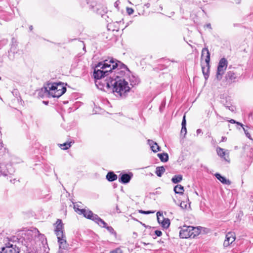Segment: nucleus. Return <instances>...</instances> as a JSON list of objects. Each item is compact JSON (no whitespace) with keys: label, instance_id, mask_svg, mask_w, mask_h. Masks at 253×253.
I'll return each mask as SVG.
<instances>
[{"label":"nucleus","instance_id":"obj_1","mask_svg":"<svg viewBox=\"0 0 253 253\" xmlns=\"http://www.w3.org/2000/svg\"><path fill=\"white\" fill-rule=\"evenodd\" d=\"M119 66L124 67L122 63L112 58L106 59L103 62H99L94 68V78L95 80H102L109 75L112 76L114 73L124 74V71H118Z\"/></svg>","mask_w":253,"mask_h":253},{"label":"nucleus","instance_id":"obj_2","mask_svg":"<svg viewBox=\"0 0 253 253\" xmlns=\"http://www.w3.org/2000/svg\"><path fill=\"white\" fill-rule=\"evenodd\" d=\"M111 82L107 83V87H111L116 95L125 96L126 93L130 90L129 85L125 80L123 76L116 73H114L112 76H111Z\"/></svg>","mask_w":253,"mask_h":253},{"label":"nucleus","instance_id":"obj_3","mask_svg":"<svg viewBox=\"0 0 253 253\" xmlns=\"http://www.w3.org/2000/svg\"><path fill=\"white\" fill-rule=\"evenodd\" d=\"M66 91V88L63 84H48L42 87L39 92L41 97H59Z\"/></svg>","mask_w":253,"mask_h":253},{"label":"nucleus","instance_id":"obj_4","mask_svg":"<svg viewBox=\"0 0 253 253\" xmlns=\"http://www.w3.org/2000/svg\"><path fill=\"white\" fill-rule=\"evenodd\" d=\"M63 224L61 219H58L55 223V233L58 239L59 245V249L66 250L68 244L67 243L65 236L64 234L63 227Z\"/></svg>","mask_w":253,"mask_h":253},{"label":"nucleus","instance_id":"obj_5","mask_svg":"<svg viewBox=\"0 0 253 253\" xmlns=\"http://www.w3.org/2000/svg\"><path fill=\"white\" fill-rule=\"evenodd\" d=\"M75 211L80 214H83L84 216L89 219H91L101 227H105L106 223L101 219L97 214H94L91 211L85 209H76V206H74Z\"/></svg>","mask_w":253,"mask_h":253},{"label":"nucleus","instance_id":"obj_6","mask_svg":"<svg viewBox=\"0 0 253 253\" xmlns=\"http://www.w3.org/2000/svg\"><path fill=\"white\" fill-rule=\"evenodd\" d=\"M38 232V231L36 230L35 231L28 230L23 235V241H22V243L28 249H35V245L36 244L35 238L36 236L37 233Z\"/></svg>","mask_w":253,"mask_h":253},{"label":"nucleus","instance_id":"obj_7","mask_svg":"<svg viewBox=\"0 0 253 253\" xmlns=\"http://www.w3.org/2000/svg\"><path fill=\"white\" fill-rule=\"evenodd\" d=\"M200 231L198 227L184 225L180 228L179 236L181 238H194L198 235Z\"/></svg>","mask_w":253,"mask_h":253},{"label":"nucleus","instance_id":"obj_8","mask_svg":"<svg viewBox=\"0 0 253 253\" xmlns=\"http://www.w3.org/2000/svg\"><path fill=\"white\" fill-rule=\"evenodd\" d=\"M123 65L124 67H122L121 66H119V67H118L119 70L118 71H124V74H119L120 75L123 76L125 80L126 81V83L128 85V82L130 83V84L132 86L138 84L139 83L138 79L131 74L129 71L127 70V68L125 65L123 64Z\"/></svg>","mask_w":253,"mask_h":253},{"label":"nucleus","instance_id":"obj_9","mask_svg":"<svg viewBox=\"0 0 253 253\" xmlns=\"http://www.w3.org/2000/svg\"><path fill=\"white\" fill-rule=\"evenodd\" d=\"M201 58L202 60H205L207 67V71L204 67H202V71L205 78L207 79L209 75L208 72L210 68V53L207 48H204L202 51Z\"/></svg>","mask_w":253,"mask_h":253},{"label":"nucleus","instance_id":"obj_10","mask_svg":"<svg viewBox=\"0 0 253 253\" xmlns=\"http://www.w3.org/2000/svg\"><path fill=\"white\" fill-rule=\"evenodd\" d=\"M14 171V169L11 164L2 163L0 160V176H6L9 174H12Z\"/></svg>","mask_w":253,"mask_h":253},{"label":"nucleus","instance_id":"obj_11","mask_svg":"<svg viewBox=\"0 0 253 253\" xmlns=\"http://www.w3.org/2000/svg\"><path fill=\"white\" fill-rule=\"evenodd\" d=\"M227 65L228 62L225 58H222L220 60L216 73V77L218 79L220 80L221 79L227 67Z\"/></svg>","mask_w":253,"mask_h":253},{"label":"nucleus","instance_id":"obj_12","mask_svg":"<svg viewBox=\"0 0 253 253\" xmlns=\"http://www.w3.org/2000/svg\"><path fill=\"white\" fill-rule=\"evenodd\" d=\"M111 76L109 79L107 78L105 80L102 79V80H95V85L98 88L101 90H105L106 89H108L111 88V87H107L106 84L107 83L111 82Z\"/></svg>","mask_w":253,"mask_h":253},{"label":"nucleus","instance_id":"obj_13","mask_svg":"<svg viewBox=\"0 0 253 253\" xmlns=\"http://www.w3.org/2000/svg\"><path fill=\"white\" fill-rule=\"evenodd\" d=\"M157 219L159 223H161L162 227L165 228H168L170 223V220L169 218H164L162 213L160 211L157 213Z\"/></svg>","mask_w":253,"mask_h":253},{"label":"nucleus","instance_id":"obj_14","mask_svg":"<svg viewBox=\"0 0 253 253\" xmlns=\"http://www.w3.org/2000/svg\"><path fill=\"white\" fill-rule=\"evenodd\" d=\"M217 155L227 162H230L229 152L228 150L225 151L223 148L217 147L216 149Z\"/></svg>","mask_w":253,"mask_h":253},{"label":"nucleus","instance_id":"obj_15","mask_svg":"<svg viewBox=\"0 0 253 253\" xmlns=\"http://www.w3.org/2000/svg\"><path fill=\"white\" fill-rule=\"evenodd\" d=\"M235 240V234L233 232H228L226 235V238L223 243L224 247H228Z\"/></svg>","mask_w":253,"mask_h":253},{"label":"nucleus","instance_id":"obj_16","mask_svg":"<svg viewBox=\"0 0 253 253\" xmlns=\"http://www.w3.org/2000/svg\"><path fill=\"white\" fill-rule=\"evenodd\" d=\"M132 176V174L130 173L129 174L125 173L121 175V177L119 178V181L122 183H127L130 180Z\"/></svg>","mask_w":253,"mask_h":253},{"label":"nucleus","instance_id":"obj_17","mask_svg":"<svg viewBox=\"0 0 253 253\" xmlns=\"http://www.w3.org/2000/svg\"><path fill=\"white\" fill-rule=\"evenodd\" d=\"M0 253H19V250L18 248H13L12 247H2Z\"/></svg>","mask_w":253,"mask_h":253},{"label":"nucleus","instance_id":"obj_18","mask_svg":"<svg viewBox=\"0 0 253 253\" xmlns=\"http://www.w3.org/2000/svg\"><path fill=\"white\" fill-rule=\"evenodd\" d=\"M215 176L218 180H219L222 183L224 184L230 185L231 184V182L229 180L227 179L225 177L221 176L219 173H215Z\"/></svg>","mask_w":253,"mask_h":253},{"label":"nucleus","instance_id":"obj_19","mask_svg":"<svg viewBox=\"0 0 253 253\" xmlns=\"http://www.w3.org/2000/svg\"><path fill=\"white\" fill-rule=\"evenodd\" d=\"M148 144L151 146V150L154 152H157L160 150V147L153 140H148Z\"/></svg>","mask_w":253,"mask_h":253},{"label":"nucleus","instance_id":"obj_20","mask_svg":"<svg viewBox=\"0 0 253 253\" xmlns=\"http://www.w3.org/2000/svg\"><path fill=\"white\" fill-rule=\"evenodd\" d=\"M226 77L227 80L233 82H234L235 79L237 78V75L233 72L229 71L227 72Z\"/></svg>","mask_w":253,"mask_h":253},{"label":"nucleus","instance_id":"obj_21","mask_svg":"<svg viewBox=\"0 0 253 253\" xmlns=\"http://www.w3.org/2000/svg\"><path fill=\"white\" fill-rule=\"evenodd\" d=\"M106 179L109 181H113L117 179V176L113 172H109L106 175Z\"/></svg>","mask_w":253,"mask_h":253},{"label":"nucleus","instance_id":"obj_22","mask_svg":"<svg viewBox=\"0 0 253 253\" xmlns=\"http://www.w3.org/2000/svg\"><path fill=\"white\" fill-rule=\"evenodd\" d=\"M174 191L176 194H182L184 192V188L181 185H177L174 187Z\"/></svg>","mask_w":253,"mask_h":253},{"label":"nucleus","instance_id":"obj_23","mask_svg":"<svg viewBox=\"0 0 253 253\" xmlns=\"http://www.w3.org/2000/svg\"><path fill=\"white\" fill-rule=\"evenodd\" d=\"M158 156L160 158L161 161L163 162H166L169 160L168 154L166 153L158 154Z\"/></svg>","mask_w":253,"mask_h":253},{"label":"nucleus","instance_id":"obj_24","mask_svg":"<svg viewBox=\"0 0 253 253\" xmlns=\"http://www.w3.org/2000/svg\"><path fill=\"white\" fill-rule=\"evenodd\" d=\"M165 169L164 167H159L156 169V174L159 177H161L162 174L165 172Z\"/></svg>","mask_w":253,"mask_h":253},{"label":"nucleus","instance_id":"obj_25","mask_svg":"<svg viewBox=\"0 0 253 253\" xmlns=\"http://www.w3.org/2000/svg\"><path fill=\"white\" fill-rule=\"evenodd\" d=\"M182 180V176L180 174L174 175L171 179L173 183H177Z\"/></svg>","mask_w":253,"mask_h":253},{"label":"nucleus","instance_id":"obj_26","mask_svg":"<svg viewBox=\"0 0 253 253\" xmlns=\"http://www.w3.org/2000/svg\"><path fill=\"white\" fill-rule=\"evenodd\" d=\"M71 146V142H65L60 144V147L63 150H67Z\"/></svg>","mask_w":253,"mask_h":253},{"label":"nucleus","instance_id":"obj_27","mask_svg":"<svg viewBox=\"0 0 253 253\" xmlns=\"http://www.w3.org/2000/svg\"><path fill=\"white\" fill-rule=\"evenodd\" d=\"M189 205L188 204L187 202H182L180 204V207L182 209H187L188 207H189Z\"/></svg>","mask_w":253,"mask_h":253},{"label":"nucleus","instance_id":"obj_28","mask_svg":"<svg viewBox=\"0 0 253 253\" xmlns=\"http://www.w3.org/2000/svg\"><path fill=\"white\" fill-rule=\"evenodd\" d=\"M86 2L91 7H93L96 5V1L95 0H86Z\"/></svg>","mask_w":253,"mask_h":253},{"label":"nucleus","instance_id":"obj_29","mask_svg":"<svg viewBox=\"0 0 253 253\" xmlns=\"http://www.w3.org/2000/svg\"><path fill=\"white\" fill-rule=\"evenodd\" d=\"M12 247L13 248H17L16 245H14L11 244L10 242H8L7 243H5V246L4 247Z\"/></svg>","mask_w":253,"mask_h":253},{"label":"nucleus","instance_id":"obj_30","mask_svg":"<svg viewBox=\"0 0 253 253\" xmlns=\"http://www.w3.org/2000/svg\"><path fill=\"white\" fill-rule=\"evenodd\" d=\"M126 12L128 15H131L134 12V10L132 8L127 7Z\"/></svg>","mask_w":253,"mask_h":253},{"label":"nucleus","instance_id":"obj_31","mask_svg":"<svg viewBox=\"0 0 253 253\" xmlns=\"http://www.w3.org/2000/svg\"><path fill=\"white\" fill-rule=\"evenodd\" d=\"M186 133H187V129H186V126H182V128H181V134L184 133V136H185L186 134Z\"/></svg>","mask_w":253,"mask_h":253},{"label":"nucleus","instance_id":"obj_32","mask_svg":"<svg viewBox=\"0 0 253 253\" xmlns=\"http://www.w3.org/2000/svg\"><path fill=\"white\" fill-rule=\"evenodd\" d=\"M243 129L244 130V132L247 136V137H248L249 138H250V139H252V138L251 137V136L250 135V134L248 132V130L247 129H246L245 127H243Z\"/></svg>","mask_w":253,"mask_h":253},{"label":"nucleus","instance_id":"obj_33","mask_svg":"<svg viewBox=\"0 0 253 253\" xmlns=\"http://www.w3.org/2000/svg\"><path fill=\"white\" fill-rule=\"evenodd\" d=\"M228 121H229L230 123L231 124H237L239 125H240L241 126L243 127V125L239 122H236V121H235L233 119H231L230 120H228Z\"/></svg>","mask_w":253,"mask_h":253},{"label":"nucleus","instance_id":"obj_34","mask_svg":"<svg viewBox=\"0 0 253 253\" xmlns=\"http://www.w3.org/2000/svg\"><path fill=\"white\" fill-rule=\"evenodd\" d=\"M110 253H122V251L120 248H117L111 251Z\"/></svg>","mask_w":253,"mask_h":253},{"label":"nucleus","instance_id":"obj_35","mask_svg":"<svg viewBox=\"0 0 253 253\" xmlns=\"http://www.w3.org/2000/svg\"><path fill=\"white\" fill-rule=\"evenodd\" d=\"M104 227L106 228L108 230V231L109 232H110V233H114V229L112 227H111V226H106V225Z\"/></svg>","mask_w":253,"mask_h":253},{"label":"nucleus","instance_id":"obj_36","mask_svg":"<svg viewBox=\"0 0 253 253\" xmlns=\"http://www.w3.org/2000/svg\"><path fill=\"white\" fill-rule=\"evenodd\" d=\"M155 233L158 237H160L162 235V233L160 230H156L155 231Z\"/></svg>","mask_w":253,"mask_h":253},{"label":"nucleus","instance_id":"obj_37","mask_svg":"<svg viewBox=\"0 0 253 253\" xmlns=\"http://www.w3.org/2000/svg\"><path fill=\"white\" fill-rule=\"evenodd\" d=\"M182 126H186V120H185V116H184L183 117L182 121Z\"/></svg>","mask_w":253,"mask_h":253},{"label":"nucleus","instance_id":"obj_38","mask_svg":"<svg viewBox=\"0 0 253 253\" xmlns=\"http://www.w3.org/2000/svg\"><path fill=\"white\" fill-rule=\"evenodd\" d=\"M140 212L142 213H145V214H148V213H151V212L149 211H140Z\"/></svg>","mask_w":253,"mask_h":253},{"label":"nucleus","instance_id":"obj_39","mask_svg":"<svg viewBox=\"0 0 253 253\" xmlns=\"http://www.w3.org/2000/svg\"><path fill=\"white\" fill-rule=\"evenodd\" d=\"M227 140V138L225 136H222V138H221V142H224V141H226Z\"/></svg>","mask_w":253,"mask_h":253},{"label":"nucleus","instance_id":"obj_40","mask_svg":"<svg viewBox=\"0 0 253 253\" xmlns=\"http://www.w3.org/2000/svg\"><path fill=\"white\" fill-rule=\"evenodd\" d=\"M233 2H235L236 3H239L240 2L241 0H232Z\"/></svg>","mask_w":253,"mask_h":253},{"label":"nucleus","instance_id":"obj_41","mask_svg":"<svg viewBox=\"0 0 253 253\" xmlns=\"http://www.w3.org/2000/svg\"><path fill=\"white\" fill-rule=\"evenodd\" d=\"M206 26L207 28H209V29H211V24H210V23L207 24L206 25Z\"/></svg>","mask_w":253,"mask_h":253},{"label":"nucleus","instance_id":"obj_42","mask_svg":"<svg viewBox=\"0 0 253 253\" xmlns=\"http://www.w3.org/2000/svg\"><path fill=\"white\" fill-rule=\"evenodd\" d=\"M201 132H202V130H201V129H198L197 130V134L200 133H201Z\"/></svg>","mask_w":253,"mask_h":253},{"label":"nucleus","instance_id":"obj_43","mask_svg":"<svg viewBox=\"0 0 253 253\" xmlns=\"http://www.w3.org/2000/svg\"><path fill=\"white\" fill-rule=\"evenodd\" d=\"M57 253H64L63 251L61 249H59Z\"/></svg>","mask_w":253,"mask_h":253},{"label":"nucleus","instance_id":"obj_44","mask_svg":"<svg viewBox=\"0 0 253 253\" xmlns=\"http://www.w3.org/2000/svg\"><path fill=\"white\" fill-rule=\"evenodd\" d=\"M30 28V30L31 31H32V29H33V27H32V26H31L30 27V28Z\"/></svg>","mask_w":253,"mask_h":253},{"label":"nucleus","instance_id":"obj_45","mask_svg":"<svg viewBox=\"0 0 253 253\" xmlns=\"http://www.w3.org/2000/svg\"><path fill=\"white\" fill-rule=\"evenodd\" d=\"M146 6L148 7L149 6V3L146 4Z\"/></svg>","mask_w":253,"mask_h":253},{"label":"nucleus","instance_id":"obj_46","mask_svg":"<svg viewBox=\"0 0 253 253\" xmlns=\"http://www.w3.org/2000/svg\"><path fill=\"white\" fill-rule=\"evenodd\" d=\"M76 206V209L77 210V209H79L78 207H77V205H75Z\"/></svg>","mask_w":253,"mask_h":253}]
</instances>
